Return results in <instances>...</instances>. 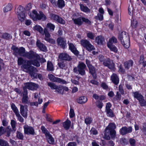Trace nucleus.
Wrapping results in <instances>:
<instances>
[{
  "instance_id": "obj_1",
  "label": "nucleus",
  "mask_w": 146,
  "mask_h": 146,
  "mask_svg": "<svg viewBox=\"0 0 146 146\" xmlns=\"http://www.w3.org/2000/svg\"><path fill=\"white\" fill-rule=\"evenodd\" d=\"M116 127L114 123H110L104 130V139L109 140L110 139L115 140L116 136V131L115 130Z\"/></svg>"
},
{
  "instance_id": "obj_2",
  "label": "nucleus",
  "mask_w": 146,
  "mask_h": 146,
  "mask_svg": "<svg viewBox=\"0 0 146 146\" xmlns=\"http://www.w3.org/2000/svg\"><path fill=\"white\" fill-rule=\"evenodd\" d=\"M32 13L33 14L31 15L30 16L34 21L40 20L41 19L45 20L47 19L46 16L41 11L39 12V14L36 10H34L32 11Z\"/></svg>"
},
{
  "instance_id": "obj_3",
  "label": "nucleus",
  "mask_w": 146,
  "mask_h": 146,
  "mask_svg": "<svg viewBox=\"0 0 146 146\" xmlns=\"http://www.w3.org/2000/svg\"><path fill=\"white\" fill-rule=\"evenodd\" d=\"M86 67V65L84 63L80 62L77 67L74 68L73 71L74 73H78L81 75L84 76L86 74L85 69Z\"/></svg>"
},
{
  "instance_id": "obj_4",
  "label": "nucleus",
  "mask_w": 146,
  "mask_h": 146,
  "mask_svg": "<svg viewBox=\"0 0 146 146\" xmlns=\"http://www.w3.org/2000/svg\"><path fill=\"white\" fill-rule=\"evenodd\" d=\"M11 50L13 51V54L15 56L19 55L24 57L25 53V48L21 47L18 48L16 46L13 45L11 48Z\"/></svg>"
},
{
  "instance_id": "obj_5",
  "label": "nucleus",
  "mask_w": 146,
  "mask_h": 146,
  "mask_svg": "<svg viewBox=\"0 0 146 146\" xmlns=\"http://www.w3.org/2000/svg\"><path fill=\"white\" fill-rule=\"evenodd\" d=\"M74 24L78 26L82 25L83 22L88 25H91V22L88 19L84 17H79L77 18L72 19Z\"/></svg>"
},
{
  "instance_id": "obj_6",
  "label": "nucleus",
  "mask_w": 146,
  "mask_h": 146,
  "mask_svg": "<svg viewBox=\"0 0 146 146\" xmlns=\"http://www.w3.org/2000/svg\"><path fill=\"white\" fill-rule=\"evenodd\" d=\"M132 93L134 98L136 99L139 101L141 106H146V101L145 100L143 96L139 93V91H137Z\"/></svg>"
},
{
  "instance_id": "obj_7",
  "label": "nucleus",
  "mask_w": 146,
  "mask_h": 146,
  "mask_svg": "<svg viewBox=\"0 0 146 146\" xmlns=\"http://www.w3.org/2000/svg\"><path fill=\"white\" fill-rule=\"evenodd\" d=\"M80 42L81 45L89 52H90L95 49L94 46L87 39H82L80 40Z\"/></svg>"
},
{
  "instance_id": "obj_8",
  "label": "nucleus",
  "mask_w": 146,
  "mask_h": 146,
  "mask_svg": "<svg viewBox=\"0 0 146 146\" xmlns=\"http://www.w3.org/2000/svg\"><path fill=\"white\" fill-rule=\"evenodd\" d=\"M15 12L17 14L19 20L21 22H24L25 20L26 17L25 13L23 11V7L20 5L15 10Z\"/></svg>"
},
{
  "instance_id": "obj_9",
  "label": "nucleus",
  "mask_w": 146,
  "mask_h": 146,
  "mask_svg": "<svg viewBox=\"0 0 146 146\" xmlns=\"http://www.w3.org/2000/svg\"><path fill=\"white\" fill-rule=\"evenodd\" d=\"M50 19L61 24L64 25L66 23L65 21L58 15L53 13L50 15Z\"/></svg>"
},
{
  "instance_id": "obj_10",
  "label": "nucleus",
  "mask_w": 146,
  "mask_h": 146,
  "mask_svg": "<svg viewBox=\"0 0 146 146\" xmlns=\"http://www.w3.org/2000/svg\"><path fill=\"white\" fill-rule=\"evenodd\" d=\"M103 64L110 70H113L115 68V64L113 60L109 58L105 59Z\"/></svg>"
},
{
  "instance_id": "obj_11",
  "label": "nucleus",
  "mask_w": 146,
  "mask_h": 146,
  "mask_svg": "<svg viewBox=\"0 0 146 146\" xmlns=\"http://www.w3.org/2000/svg\"><path fill=\"white\" fill-rule=\"evenodd\" d=\"M58 58L60 61H70L72 59L71 56L66 52L60 53L58 55Z\"/></svg>"
},
{
  "instance_id": "obj_12",
  "label": "nucleus",
  "mask_w": 146,
  "mask_h": 146,
  "mask_svg": "<svg viewBox=\"0 0 146 146\" xmlns=\"http://www.w3.org/2000/svg\"><path fill=\"white\" fill-rule=\"evenodd\" d=\"M48 77L49 79L53 82H58L60 83L65 84L66 81L60 78L55 77L54 75L51 74H48Z\"/></svg>"
},
{
  "instance_id": "obj_13",
  "label": "nucleus",
  "mask_w": 146,
  "mask_h": 146,
  "mask_svg": "<svg viewBox=\"0 0 146 146\" xmlns=\"http://www.w3.org/2000/svg\"><path fill=\"white\" fill-rule=\"evenodd\" d=\"M24 132L25 134L34 135L35 134L34 129L31 126H29L27 125L24 126L23 127Z\"/></svg>"
},
{
  "instance_id": "obj_14",
  "label": "nucleus",
  "mask_w": 146,
  "mask_h": 146,
  "mask_svg": "<svg viewBox=\"0 0 146 146\" xmlns=\"http://www.w3.org/2000/svg\"><path fill=\"white\" fill-rule=\"evenodd\" d=\"M24 85L27 88L31 90H36L39 87L38 84L31 82H26Z\"/></svg>"
},
{
  "instance_id": "obj_15",
  "label": "nucleus",
  "mask_w": 146,
  "mask_h": 146,
  "mask_svg": "<svg viewBox=\"0 0 146 146\" xmlns=\"http://www.w3.org/2000/svg\"><path fill=\"white\" fill-rule=\"evenodd\" d=\"M129 37L128 34L125 32H122L119 34L118 36V39L121 42L123 41L128 42L129 40Z\"/></svg>"
},
{
  "instance_id": "obj_16",
  "label": "nucleus",
  "mask_w": 146,
  "mask_h": 146,
  "mask_svg": "<svg viewBox=\"0 0 146 146\" xmlns=\"http://www.w3.org/2000/svg\"><path fill=\"white\" fill-rule=\"evenodd\" d=\"M132 131V127L130 126L127 127L126 126L123 127L119 129L120 133L123 135H124L127 133H131Z\"/></svg>"
},
{
  "instance_id": "obj_17",
  "label": "nucleus",
  "mask_w": 146,
  "mask_h": 146,
  "mask_svg": "<svg viewBox=\"0 0 146 146\" xmlns=\"http://www.w3.org/2000/svg\"><path fill=\"white\" fill-rule=\"evenodd\" d=\"M32 64L30 60H27L26 64H24L23 66L25 69L30 71H35L37 70L36 68L32 66Z\"/></svg>"
},
{
  "instance_id": "obj_18",
  "label": "nucleus",
  "mask_w": 146,
  "mask_h": 146,
  "mask_svg": "<svg viewBox=\"0 0 146 146\" xmlns=\"http://www.w3.org/2000/svg\"><path fill=\"white\" fill-rule=\"evenodd\" d=\"M57 42L58 45L63 49L65 48L66 46V41L64 38L62 37H59L57 39Z\"/></svg>"
},
{
  "instance_id": "obj_19",
  "label": "nucleus",
  "mask_w": 146,
  "mask_h": 146,
  "mask_svg": "<svg viewBox=\"0 0 146 146\" xmlns=\"http://www.w3.org/2000/svg\"><path fill=\"white\" fill-rule=\"evenodd\" d=\"M28 107L27 105L24 106L23 105L20 106V113L21 115L25 118L27 117L28 115Z\"/></svg>"
},
{
  "instance_id": "obj_20",
  "label": "nucleus",
  "mask_w": 146,
  "mask_h": 146,
  "mask_svg": "<svg viewBox=\"0 0 146 146\" xmlns=\"http://www.w3.org/2000/svg\"><path fill=\"white\" fill-rule=\"evenodd\" d=\"M68 44L69 49L74 55L78 56L79 54V52L74 44L72 43L69 42V41L68 42Z\"/></svg>"
},
{
  "instance_id": "obj_21",
  "label": "nucleus",
  "mask_w": 146,
  "mask_h": 146,
  "mask_svg": "<svg viewBox=\"0 0 146 146\" xmlns=\"http://www.w3.org/2000/svg\"><path fill=\"white\" fill-rule=\"evenodd\" d=\"M38 54L35 53L33 51L30 50L29 52H25L24 57H25L29 59L32 60Z\"/></svg>"
},
{
  "instance_id": "obj_22",
  "label": "nucleus",
  "mask_w": 146,
  "mask_h": 146,
  "mask_svg": "<svg viewBox=\"0 0 146 146\" xmlns=\"http://www.w3.org/2000/svg\"><path fill=\"white\" fill-rule=\"evenodd\" d=\"M40 57L39 55L38 54L34 58L30 60L32 65L37 67H39L40 66L39 60H40Z\"/></svg>"
},
{
  "instance_id": "obj_23",
  "label": "nucleus",
  "mask_w": 146,
  "mask_h": 146,
  "mask_svg": "<svg viewBox=\"0 0 146 146\" xmlns=\"http://www.w3.org/2000/svg\"><path fill=\"white\" fill-rule=\"evenodd\" d=\"M36 45L39 50L42 52H46L47 51V49L46 46L43 43L41 42L40 41L38 40L36 42Z\"/></svg>"
},
{
  "instance_id": "obj_24",
  "label": "nucleus",
  "mask_w": 146,
  "mask_h": 146,
  "mask_svg": "<svg viewBox=\"0 0 146 146\" xmlns=\"http://www.w3.org/2000/svg\"><path fill=\"white\" fill-rule=\"evenodd\" d=\"M111 80L112 82L116 85H117L119 82V79L117 74L113 73L111 76Z\"/></svg>"
},
{
  "instance_id": "obj_25",
  "label": "nucleus",
  "mask_w": 146,
  "mask_h": 146,
  "mask_svg": "<svg viewBox=\"0 0 146 146\" xmlns=\"http://www.w3.org/2000/svg\"><path fill=\"white\" fill-rule=\"evenodd\" d=\"M134 64L133 61L132 60H129L126 61L123 63V66L125 69L129 70L131 67L133 66Z\"/></svg>"
},
{
  "instance_id": "obj_26",
  "label": "nucleus",
  "mask_w": 146,
  "mask_h": 146,
  "mask_svg": "<svg viewBox=\"0 0 146 146\" xmlns=\"http://www.w3.org/2000/svg\"><path fill=\"white\" fill-rule=\"evenodd\" d=\"M89 73L92 76L94 79H96L97 76V75L96 71V69L94 66H92L88 68Z\"/></svg>"
},
{
  "instance_id": "obj_27",
  "label": "nucleus",
  "mask_w": 146,
  "mask_h": 146,
  "mask_svg": "<svg viewBox=\"0 0 146 146\" xmlns=\"http://www.w3.org/2000/svg\"><path fill=\"white\" fill-rule=\"evenodd\" d=\"M87 98L85 96L80 97L76 99L77 102L80 104H85L87 102Z\"/></svg>"
},
{
  "instance_id": "obj_28",
  "label": "nucleus",
  "mask_w": 146,
  "mask_h": 146,
  "mask_svg": "<svg viewBox=\"0 0 146 146\" xmlns=\"http://www.w3.org/2000/svg\"><path fill=\"white\" fill-rule=\"evenodd\" d=\"M104 40V37L102 36H98L96 37L95 42L98 44L102 45L103 42Z\"/></svg>"
},
{
  "instance_id": "obj_29",
  "label": "nucleus",
  "mask_w": 146,
  "mask_h": 146,
  "mask_svg": "<svg viewBox=\"0 0 146 146\" xmlns=\"http://www.w3.org/2000/svg\"><path fill=\"white\" fill-rule=\"evenodd\" d=\"M45 137L47 141L49 144L51 145L54 144V139L51 134L50 133Z\"/></svg>"
},
{
  "instance_id": "obj_30",
  "label": "nucleus",
  "mask_w": 146,
  "mask_h": 146,
  "mask_svg": "<svg viewBox=\"0 0 146 146\" xmlns=\"http://www.w3.org/2000/svg\"><path fill=\"white\" fill-rule=\"evenodd\" d=\"M71 121L68 119L62 123L63 127L66 130H68L69 129L71 126Z\"/></svg>"
},
{
  "instance_id": "obj_31",
  "label": "nucleus",
  "mask_w": 146,
  "mask_h": 146,
  "mask_svg": "<svg viewBox=\"0 0 146 146\" xmlns=\"http://www.w3.org/2000/svg\"><path fill=\"white\" fill-rule=\"evenodd\" d=\"M58 65L60 69L65 70L67 69V65L65 61L61 60L58 62Z\"/></svg>"
},
{
  "instance_id": "obj_32",
  "label": "nucleus",
  "mask_w": 146,
  "mask_h": 146,
  "mask_svg": "<svg viewBox=\"0 0 146 146\" xmlns=\"http://www.w3.org/2000/svg\"><path fill=\"white\" fill-rule=\"evenodd\" d=\"M139 63V64L142 65L143 67L146 66V60H145L144 56L143 54L140 56Z\"/></svg>"
},
{
  "instance_id": "obj_33",
  "label": "nucleus",
  "mask_w": 146,
  "mask_h": 146,
  "mask_svg": "<svg viewBox=\"0 0 146 146\" xmlns=\"http://www.w3.org/2000/svg\"><path fill=\"white\" fill-rule=\"evenodd\" d=\"M80 6L81 11L86 13L90 12V9L86 6H85L82 4H80Z\"/></svg>"
},
{
  "instance_id": "obj_34",
  "label": "nucleus",
  "mask_w": 146,
  "mask_h": 146,
  "mask_svg": "<svg viewBox=\"0 0 146 146\" xmlns=\"http://www.w3.org/2000/svg\"><path fill=\"white\" fill-rule=\"evenodd\" d=\"M107 46L110 50L113 52L115 53H117L118 52V49L117 47L113 44H107Z\"/></svg>"
},
{
  "instance_id": "obj_35",
  "label": "nucleus",
  "mask_w": 146,
  "mask_h": 146,
  "mask_svg": "<svg viewBox=\"0 0 146 146\" xmlns=\"http://www.w3.org/2000/svg\"><path fill=\"white\" fill-rule=\"evenodd\" d=\"M47 70L48 71H53L54 70V65L50 61H48L47 64Z\"/></svg>"
},
{
  "instance_id": "obj_36",
  "label": "nucleus",
  "mask_w": 146,
  "mask_h": 146,
  "mask_svg": "<svg viewBox=\"0 0 146 146\" xmlns=\"http://www.w3.org/2000/svg\"><path fill=\"white\" fill-rule=\"evenodd\" d=\"M1 38L7 40H9L12 38L11 35L7 33H4L2 35Z\"/></svg>"
},
{
  "instance_id": "obj_37",
  "label": "nucleus",
  "mask_w": 146,
  "mask_h": 146,
  "mask_svg": "<svg viewBox=\"0 0 146 146\" xmlns=\"http://www.w3.org/2000/svg\"><path fill=\"white\" fill-rule=\"evenodd\" d=\"M117 42L116 38L114 36H112L110 38L109 41L107 42V44H113V43H116Z\"/></svg>"
},
{
  "instance_id": "obj_38",
  "label": "nucleus",
  "mask_w": 146,
  "mask_h": 146,
  "mask_svg": "<svg viewBox=\"0 0 146 146\" xmlns=\"http://www.w3.org/2000/svg\"><path fill=\"white\" fill-rule=\"evenodd\" d=\"M57 4L58 7L60 9H62L65 6V2L63 0H58Z\"/></svg>"
},
{
  "instance_id": "obj_39",
  "label": "nucleus",
  "mask_w": 146,
  "mask_h": 146,
  "mask_svg": "<svg viewBox=\"0 0 146 146\" xmlns=\"http://www.w3.org/2000/svg\"><path fill=\"white\" fill-rule=\"evenodd\" d=\"M107 116L111 117H114L115 116L114 113L111 109H108L106 110Z\"/></svg>"
},
{
  "instance_id": "obj_40",
  "label": "nucleus",
  "mask_w": 146,
  "mask_h": 146,
  "mask_svg": "<svg viewBox=\"0 0 146 146\" xmlns=\"http://www.w3.org/2000/svg\"><path fill=\"white\" fill-rule=\"evenodd\" d=\"M12 5L11 4L9 3L7 5L3 8L4 12H7L9 11H10L12 8Z\"/></svg>"
},
{
  "instance_id": "obj_41",
  "label": "nucleus",
  "mask_w": 146,
  "mask_h": 146,
  "mask_svg": "<svg viewBox=\"0 0 146 146\" xmlns=\"http://www.w3.org/2000/svg\"><path fill=\"white\" fill-rule=\"evenodd\" d=\"M16 137L19 139L23 140L24 135L23 133L19 131H17L16 133Z\"/></svg>"
},
{
  "instance_id": "obj_42",
  "label": "nucleus",
  "mask_w": 146,
  "mask_h": 146,
  "mask_svg": "<svg viewBox=\"0 0 146 146\" xmlns=\"http://www.w3.org/2000/svg\"><path fill=\"white\" fill-rule=\"evenodd\" d=\"M11 107L15 115L19 113V111L17 107L14 103H12L11 105Z\"/></svg>"
},
{
  "instance_id": "obj_43",
  "label": "nucleus",
  "mask_w": 146,
  "mask_h": 146,
  "mask_svg": "<svg viewBox=\"0 0 146 146\" xmlns=\"http://www.w3.org/2000/svg\"><path fill=\"white\" fill-rule=\"evenodd\" d=\"M93 119L91 117L87 116L85 119V123L87 125H88L90 124L92 122Z\"/></svg>"
},
{
  "instance_id": "obj_44",
  "label": "nucleus",
  "mask_w": 146,
  "mask_h": 146,
  "mask_svg": "<svg viewBox=\"0 0 146 146\" xmlns=\"http://www.w3.org/2000/svg\"><path fill=\"white\" fill-rule=\"evenodd\" d=\"M129 42L130 41L129 38V40L128 42L127 41H123L122 42H121V43L125 48L127 49L130 46Z\"/></svg>"
},
{
  "instance_id": "obj_45",
  "label": "nucleus",
  "mask_w": 146,
  "mask_h": 146,
  "mask_svg": "<svg viewBox=\"0 0 146 146\" xmlns=\"http://www.w3.org/2000/svg\"><path fill=\"white\" fill-rule=\"evenodd\" d=\"M46 27L50 31H53L54 30L55 26L51 23H48L47 24Z\"/></svg>"
},
{
  "instance_id": "obj_46",
  "label": "nucleus",
  "mask_w": 146,
  "mask_h": 146,
  "mask_svg": "<svg viewBox=\"0 0 146 146\" xmlns=\"http://www.w3.org/2000/svg\"><path fill=\"white\" fill-rule=\"evenodd\" d=\"M48 85L50 87L52 90H56L58 86L55 84V83L52 82H49L48 83Z\"/></svg>"
},
{
  "instance_id": "obj_47",
  "label": "nucleus",
  "mask_w": 146,
  "mask_h": 146,
  "mask_svg": "<svg viewBox=\"0 0 146 146\" xmlns=\"http://www.w3.org/2000/svg\"><path fill=\"white\" fill-rule=\"evenodd\" d=\"M0 146H9L7 141L2 139H0Z\"/></svg>"
},
{
  "instance_id": "obj_48",
  "label": "nucleus",
  "mask_w": 146,
  "mask_h": 146,
  "mask_svg": "<svg viewBox=\"0 0 146 146\" xmlns=\"http://www.w3.org/2000/svg\"><path fill=\"white\" fill-rule=\"evenodd\" d=\"M103 15L98 13L97 16L94 17V18L96 20H98L100 21H102L104 19Z\"/></svg>"
},
{
  "instance_id": "obj_49",
  "label": "nucleus",
  "mask_w": 146,
  "mask_h": 146,
  "mask_svg": "<svg viewBox=\"0 0 146 146\" xmlns=\"http://www.w3.org/2000/svg\"><path fill=\"white\" fill-rule=\"evenodd\" d=\"M119 141L121 144L123 145H127L128 143L127 139L125 138H121Z\"/></svg>"
},
{
  "instance_id": "obj_50",
  "label": "nucleus",
  "mask_w": 146,
  "mask_h": 146,
  "mask_svg": "<svg viewBox=\"0 0 146 146\" xmlns=\"http://www.w3.org/2000/svg\"><path fill=\"white\" fill-rule=\"evenodd\" d=\"M34 28L35 30L37 31L40 33H42L43 32V29L40 25H36Z\"/></svg>"
},
{
  "instance_id": "obj_51",
  "label": "nucleus",
  "mask_w": 146,
  "mask_h": 146,
  "mask_svg": "<svg viewBox=\"0 0 146 146\" xmlns=\"http://www.w3.org/2000/svg\"><path fill=\"white\" fill-rule=\"evenodd\" d=\"M41 129L42 132L45 134V136H46L47 135L50 133L44 126H42L41 127Z\"/></svg>"
},
{
  "instance_id": "obj_52",
  "label": "nucleus",
  "mask_w": 146,
  "mask_h": 146,
  "mask_svg": "<svg viewBox=\"0 0 146 146\" xmlns=\"http://www.w3.org/2000/svg\"><path fill=\"white\" fill-rule=\"evenodd\" d=\"M56 91L59 93L63 94L64 92L63 91V86H58L57 88L56 89Z\"/></svg>"
},
{
  "instance_id": "obj_53",
  "label": "nucleus",
  "mask_w": 146,
  "mask_h": 146,
  "mask_svg": "<svg viewBox=\"0 0 146 146\" xmlns=\"http://www.w3.org/2000/svg\"><path fill=\"white\" fill-rule=\"evenodd\" d=\"M125 68H124L122 64H120L119 65V71L122 74H124L125 72Z\"/></svg>"
},
{
  "instance_id": "obj_54",
  "label": "nucleus",
  "mask_w": 146,
  "mask_h": 146,
  "mask_svg": "<svg viewBox=\"0 0 146 146\" xmlns=\"http://www.w3.org/2000/svg\"><path fill=\"white\" fill-rule=\"evenodd\" d=\"M87 36L91 40H94V34L91 32H90L87 34Z\"/></svg>"
},
{
  "instance_id": "obj_55",
  "label": "nucleus",
  "mask_w": 146,
  "mask_h": 146,
  "mask_svg": "<svg viewBox=\"0 0 146 146\" xmlns=\"http://www.w3.org/2000/svg\"><path fill=\"white\" fill-rule=\"evenodd\" d=\"M36 70H35V71H29L31 76L34 78H37V74L34 72H35Z\"/></svg>"
},
{
  "instance_id": "obj_56",
  "label": "nucleus",
  "mask_w": 146,
  "mask_h": 146,
  "mask_svg": "<svg viewBox=\"0 0 146 146\" xmlns=\"http://www.w3.org/2000/svg\"><path fill=\"white\" fill-rule=\"evenodd\" d=\"M129 143L131 146H135L136 141L135 140L132 138H130L129 139Z\"/></svg>"
},
{
  "instance_id": "obj_57",
  "label": "nucleus",
  "mask_w": 146,
  "mask_h": 146,
  "mask_svg": "<svg viewBox=\"0 0 146 146\" xmlns=\"http://www.w3.org/2000/svg\"><path fill=\"white\" fill-rule=\"evenodd\" d=\"M28 100V96H23L22 99V101L23 104H27L29 102Z\"/></svg>"
},
{
  "instance_id": "obj_58",
  "label": "nucleus",
  "mask_w": 146,
  "mask_h": 146,
  "mask_svg": "<svg viewBox=\"0 0 146 146\" xmlns=\"http://www.w3.org/2000/svg\"><path fill=\"white\" fill-rule=\"evenodd\" d=\"M44 40L48 42L51 43L52 44H54L55 42V41L54 39L50 38V37L45 38Z\"/></svg>"
},
{
  "instance_id": "obj_59",
  "label": "nucleus",
  "mask_w": 146,
  "mask_h": 146,
  "mask_svg": "<svg viewBox=\"0 0 146 146\" xmlns=\"http://www.w3.org/2000/svg\"><path fill=\"white\" fill-rule=\"evenodd\" d=\"M137 22L136 21L133 20L131 21V26L132 28H135L137 27Z\"/></svg>"
},
{
  "instance_id": "obj_60",
  "label": "nucleus",
  "mask_w": 146,
  "mask_h": 146,
  "mask_svg": "<svg viewBox=\"0 0 146 146\" xmlns=\"http://www.w3.org/2000/svg\"><path fill=\"white\" fill-rule=\"evenodd\" d=\"M97 102V104H96L97 107L100 109H102L104 106L102 102L100 101H98Z\"/></svg>"
},
{
  "instance_id": "obj_61",
  "label": "nucleus",
  "mask_w": 146,
  "mask_h": 146,
  "mask_svg": "<svg viewBox=\"0 0 146 146\" xmlns=\"http://www.w3.org/2000/svg\"><path fill=\"white\" fill-rule=\"evenodd\" d=\"M6 131V130L4 127L3 126L0 127V137L4 134Z\"/></svg>"
},
{
  "instance_id": "obj_62",
  "label": "nucleus",
  "mask_w": 146,
  "mask_h": 146,
  "mask_svg": "<svg viewBox=\"0 0 146 146\" xmlns=\"http://www.w3.org/2000/svg\"><path fill=\"white\" fill-rule=\"evenodd\" d=\"M16 116L17 117L18 120L21 122L23 123V122L24 119L22 117L19 113L16 115Z\"/></svg>"
},
{
  "instance_id": "obj_63",
  "label": "nucleus",
  "mask_w": 146,
  "mask_h": 146,
  "mask_svg": "<svg viewBox=\"0 0 146 146\" xmlns=\"http://www.w3.org/2000/svg\"><path fill=\"white\" fill-rule=\"evenodd\" d=\"M44 33L45 36V38H47L50 37V34L48 32L47 29L45 28L44 30Z\"/></svg>"
},
{
  "instance_id": "obj_64",
  "label": "nucleus",
  "mask_w": 146,
  "mask_h": 146,
  "mask_svg": "<svg viewBox=\"0 0 146 146\" xmlns=\"http://www.w3.org/2000/svg\"><path fill=\"white\" fill-rule=\"evenodd\" d=\"M24 60L21 57L18 58L17 60L18 64L19 65H22L24 62Z\"/></svg>"
}]
</instances>
